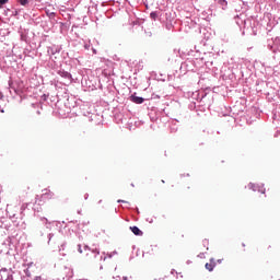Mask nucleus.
<instances>
[{"label": "nucleus", "instance_id": "6e6552de", "mask_svg": "<svg viewBox=\"0 0 280 280\" xmlns=\"http://www.w3.org/2000/svg\"><path fill=\"white\" fill-rule=\"evenodd\" d=\"M219 3H220L221 5H228L226 0H219Z\"/></svg>", "mask_w": 280, "mask_h": 280}, {"label": "nucleus", "instance_id": "0eeeda50", "mask_svg": "<svg viewBox=\"0 0 280 280\" xmlns=\"http://www.w3.org/2000/svg\"><path fill=\"white\" fill-rule=\"evenodd\" d=\"M19 3H21V5H27V3H30V0H19Z\"/></svg>", "mask_w": 280, "mask_h": 280}, {"label": "nucleus", "instance_id": "6ab92c4d", "mask_svg": "<svg viewBox=\"0 0 280 280\" xmlns=\"http://www.w3.org/2000/svg\"><path fill=\"white\" fill-rule=\"evenodd\" d=\"M0 100H1V92H0Z\"/></svg>", "mask_w": 280, "mask_h": 280}, {"label": "nucleus", "instance_id": "9b49d317", "mask_svg": "<svg viewBox=\"0 0 280 280\" xmlns=\"http://www.w3.org/2000/svg\"><path fill=\"white\" fill-rule=\"evenodd\" d=\"M34 280H43V278L40 276H36Z\"/></svg>", "mask_w": 280, "mask_h": 280}, {"label": "nucleus", "instance_id": "f257e3e1", "mask_svg": "<svg viewBox=\"0 0 280 280\" xmlns=\"http://www.w3.org/2000/svg\"><path fill=\"white\" fill-rule=\"evenodd\" d=\"M42 198H47L48 200H51V198H54V192L45 188L42 190Z\"/></svg>", "mask_w": 280, "mask_h": 280}, {"label": "nucleus", "instance_id": "1a4fd4ad", "mask_svg": "<svg viewBox=\"0 0 280 280\" xmlns=\"http://www.w3.org/2000/svg\"><path fill=\"white\" fill-rule=\"evenodd\" d=\"M8 3V0H0V5H5Z\"/></svg>", "mask_w": 280, "mask_h": 280}, {"label": "nucleus", "instance_id": "39448f33", "mask_svg": "<svg viewBox=\"0 0 280 280\" xmlns=\"http://www.w3.org/2000/svg\"><path fill=\"white\" fill-rule=\"evenodd\" d=\"M59 75H61V78H71V74L69 72L66 71H59Z\"/></svg>", "mask_w": 280, "mask_h": 280}, {"label": "nucleus", "instance_id": "f8f14e48", "mask_svg": "<svg viewBox=\"0 0 280 280\" xmlns=\"http://www.w3.org/2000/svg\"><path fill=\"white\" fill-rule=\"evenodd\" d=\"M79 253H82V246L79 245Z\"/></svg>", "mask_w": 280, "mask_h": 280}, {"label": "nucleus", "instance_id": "aec40b11", "mask_svg": "<svg viewBox=\"0 0 280 280\" xmlns=\"http://www.w3.org/2000/svg\"><path fill=\"white\" fill-rule=\"evenodd\" d=\"M243 246H246V244L243 243Z\"/></svg>", "mask_w": 280, "mask_h": 280}, {"label": "nucleus", "instance_id": "423d86ee", "mask_svg": "<svg viewBox=\"0 0 280 280\" xmlns=\"http://www.w3.org/2000/svg\"><path fill=\"white\" fill-rule=\"evenodd\" d=\"M12 84H13L12 81H9V88H10L12 91H14V93H18V92H16V88L13 86Z\"/></svg>", "mask_w": 280, "mask_h": 280}, {"label": "nucleus", "instance_id": "a211bd4d", "mask_svg": "<svg viewBox=\"0 0 280 280\" xmlns=\"http://www.w3.org/2000/svg\"><path fill=\"white\" fill-rule=\"evenodd\" d=\"M249 187H253V184H250Z\"/></svg>", "mask_w": 280, "mask_h": 280}, {"label": "nucleus", "instance_id": "20e7f679", "mask_svg": "<svg viewBox=\"0 0 280 280\" xmlns=\"http://www.w3.org/2000/svg\"><path fill=\"white\" fill-rule=\"evenodd\" d=\"M130 230L133 233V235H143V232L137 226H131Z\"/></svg>", "mask_w": 280, "mask_h": 280}, {"label": "nucleus", "instance_id": "ddd939ff", "mask_svg": "<svg viewBox=\"0 0 280 280\" xmlns=\"http://www.w3.org/2000/svg\"><path fill=\"white\" fill-rule=\"evenodd\" d=\"M84 48H85V49H89V48H90V46H89V45H85V46H84Z\"/></svg>", "mask_w": 280, "mask_h": 280}, {"label": "nucleus", "instance_id": "7ed1b4c3", "mask_svg": "<svg viewBox=\"0 0 280 280\" xmlns=\"http://www.w3.org/2000/svg\"><path fill=\"white\" fill-rule=\"evenodd\" d=\"M130 100L133 102V104H143L144 102L143 97L135 95H131Z\"/></svg>", "mask_w": 280, "mask_h": 280}, {"label": "nucleus", "instance_id": "f03ea898", "mask_svg": "<svg viewBox=\"0 0 280 280\" xmlns=\"http://www.w3.org/2000/svg\"><path fill=\"white\" fill-rule=\"evenodd\" d=\"M213 268H215V260L211 258L210 261L206 264V270H209V272H213Z\"/></svg>", "mask_w": 280, "mask_h": 280}, {"label": "nucleus", "instance_id": "4468645a", "mask_svg": "<svg viewBox=\"0 0 280 280\" xmlns=\"http://www.w3.org/2000/svg\"><path fill=\"white\" fill-rule=\"evenodd\" d=\"M93 54H97V50L93 49Z\"/></svg>", "mask_w": 280, "mask_h": 280}, {"label": "nucleus", "instance_id": "9d476101", "mask_svg": "<svg viewBox=\"0 0 280 280\" xmlns=\"http://www.w3.org/2000/svg\"><path fill=\"white\" fill-rule=\"evenodd\" d=\"M150 16H151V19H156V13H155V12H152V13L150 14Z\"/></svg>", "mask_w": 280, "mask_h": 280}, {"label": "nucleus", "instance_id": "2eb2a0df", "mask_svg": "<svg viewBox=\"0 0 280 280\" xmlns=\"http://www.w3.org/2000/svg\"><path fill=\"white\" fill-rule=\"evenodd\" d=\"M122 279H124V280H128V277H124Z\"/></svg>", "mask_w": 280, "mask_h": 280}, {"label": "nucleus", "instance_id": "f3484780", "mask_svg": "<svg viewBox=\"0 0 280 280\" xmlns=\"http://www.w3.org/2000/svg\"><path fill=\"white\" fill-rule=\"evenodd\" d=\"M118 202H124V200H118Z\"/></svg>", "mask_w": 280, "mask_h": 280}, {"label": "nucleus", "instance_id": "dca6fc26", "mask_svg": "<svg viewBox=\"0 0 280 280\" xmlns=\"http://www.w3.org/2000/svg\"><path fill=\"white\" fill-rule=\"evenodd\" d=\"M86 198H89V195H85V200H86Z\"/></svg>", "mask_w": 280, "mask_h": 280}]
</instances>
